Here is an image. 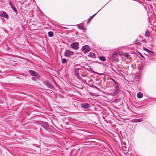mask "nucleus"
<instances>
[{
    "instance_id": "6ab92c4d",
    "label": "nucleus",
    "mask_w": 156,
    "mask_h": 156,
    "mask_svg": "<svg viewBox=\"0 0 156 156\" xmlns=\"http://www.w3.org/2000/svg\"><path fill=\"white\" fill-rule=\"evenodd\" d=\"M142 121V119H136L135 120L134 122H139Z\"/></svg>"
},
{
    "instance_id": "423d86ee",
    "label": "nucleus",
    "mask_w": 156,
    "mask_h": 156,
    "mask_svg": "<svg viewBox=\"0 0 156 156\" xmlns=\"http://www.w3.org/2000/svg\"><path fill=\"white\" fill-rule=\"evenodd\" d=\"M119 85L115 86L113 91V95H115L119 91Z\"/></svg>"
},
{
    "instance_id": "a878e982",
    "label": "nucleus",
    "mask_w": 156,
    "mask_h": 156,
    "mask_svg": "<svg viewBox=\"0 0 156 156\" xmlns=\"http://www.w3.org/2000/svg\"><path fill=\"white\" fill-rule=\"evenodd\" d=\"M149 53H153V51H150V50H149V51H147Z\"/></svg>"
},
{
    "instance_id": "393cba45",
    "label": "nucleus",
    "mask_w": 156,
    "mask_h": 156,
    "mask_svg": "<svg viewBox=\"0 0 156 156\" xmlns=\"http://www.w3.org/2000/svg\"><path fill=\"white\" fill-rule=\"evenodd\" d=\"M79 28L80 29H81L83 30H84V28L83 27V26L81 27H79Z\"/></svg>"
},
{
    "instance_id": "39448f33",
    "label": "nucleus",
    "mask_w": 156,
    "mask_h": 156,
    "mask_svg": "<svg viewBox=\"0 0 156 156\" xmlns=\"http://www.w3.org/2000/svg\"><path fill=\"white\" fill-rule=\"evenodd\" d=\"M73 54V52L69 50H66L64 53V55L65 56L69 57L70 55Z\"/></svg>"
},
{
    "instance_id": "20e7f679",
    "label": "nucleus",
    "mask_w": 156,
    "mask_h": 156,
    "mask_svg": "<svg viewBox=\"0 0 156 156\" xmlns=\"http://www.w3.org/2000/svg\"><path fill=\"white\" fill-rule=\"evenodd\" d=\"M44 83L49 88L51 89H53L54 88L53 86L50 83V82L48 81H45L44 82Z\"/></svg>"
},
{
    "instance_id": "bb28decb",
    "label": "nucleus",
    "mask_w": 156,
    "mask_h": 156,
    "mask_svg": "<svg viewBox=\"0 0 156 156\" xmlns=\"http://www.w3.org/2000/svg\"><path fill=\"white\" fill-rule=\"evenodd\" d=\"M138 41V39L136 40V41H135V43H136V42H137Z\"/></svg>"
},
{
    "instance_id": "f03ea898",
    "label": "nucleus",
    "mask_w": 156,
    "mask_h": 156,
    "mask_svg": "<svg viewBox=\"0 0 156 156\" xmlns=\"http://www.w3.org/2000/svg\"><path fill=\"white\" fill-rule=\"evenodd\" d=\"M78 45L79 43L76 42L73 43L71 44L72 48L75 50H77L78 49Z\"/></svg>"
},
{
    "instance_id": "9d476101",
    "label": "nucleus",
    "mask_w": 156,
    "mask_h": 156,
    "mask_svg": "<svg viewBox=\"0 0 156 156\" xmlns=\"http://www.w3.org/2000/svg\"><path fill=\"white\" fill-rule=\"evenodd\" d=\"M82 106L84 108H87L89 107V105L87 103H84L82 105Z\"/></svg>"
},
{
    "instance_id": "a211bd4d",
    "label": "nucleus",
    "mask_w": 156,
    "mask_h": 156,
    "mask_svg": "<svg viewBox=\"0 0 156 156\" xmlns=\"http://www.w3.org/2000/svg\"><path fill=\"white\" fill-rule=\"evenodd\" d=\"M11 8L13 9L14 11L16 13H17V11L16 9L15 8H14L13 7L12 5H11Z\"/></svg>"
},
{
    "instance_id": "412c9836",
    "label": "nucleus",
    "mask_w": 156,
    "mask_h": 156,
    "mask_svg": "<svg viewBox=\"0 0 156 156\" xmlns=\"http://www.w3.org/2000/svg\"><path fill=\"white\" fill-rule=\"evenodd\" d=\"M150 34L149 32L148 31H146L145 32V36H147V37H149L150 36Z\"/></svg>"
},
{
    "instance_id": "aec40b11",
    "label": "nucleus",
    "mask_w": 156,
    "mask_h": 156,
    "mask_svg": "<svg viewBox=\"0 0 156 156\" xmlns=\"http://www.w3.org/2000/svg\"><path fill=\"white\" fill-rule=\"evenodd\" d=\"M117 54H118V53H117L116 52H114L112 54V56L114 58H115V56L117 55Z\"/></svg>"
},
{
    "instance_id": "4be33fe9",
    "label": "nucleus",
    "mask_w": 156,
    "mask_h": 156,
    "mask_svg": "<svg viewBox=\"0 0 156 156\" xmlns=\"http://www.w3.org/2000/svg\"><path fill=\"white\" fill-rule=\"evenodd\" d=\"M124 55L128 59L129 58V55L128 53H126Z\"/></svg>"
},
{
    "instance_id": "6e6552de",
    "label": "nucleus",
    "mask_w": 156,
    "mask_h": 156,
    "mask_svg": "<svg viewBox=\"0 0 156 156\" xmlns=\"http://www.w3.org/2000/svg\"><path fill=\"white\" fill-rule=\"evenodd\" d=\"M29 72L30 73L32 76H36L37 75V73L34 71L30 70Z\"/></svg>"
},
{
    "instance_id": "cd10ccee",
    "label": "nucleus",
    "mask_w": 156,
    "mask_h": 156,
    "mask_svg": "<svg viewBox=\"0 0 156 156\" xmlns=\"http://www.w3.org/2000/svg\"><path fill=\"white\" fill-rule=\"evenodd\" d=\"M140 54V55L142 56H143V55H142L141 54Z\"/></svg>"
},
{
    "instance_id": "1a4fd4ad",
    "label": "nucleus",
    "mask_w": 156,
    "mask_h": 156,
    "mask_svg": "<svg viewBox=\"0 0 156 156\" xmlns=\"http://www.w3.org/2000/svg\"><path fill=\"white\" fill-rule=\"evenodd\" d=\"M41 125L45 129H46L45 127L48 126V123L47 122H43L41 123Z\"/></svg>"
},
{
    "instance_id": "7ed1b4c3",
    "label": "nucleus",
    "mask_w": 156,
    "mask_h": 156,
    "mask_svg": "<svg viewBox=\"0 0 156 156\" xmlns=\"http://www.w3.org/2000/svg\"><path fill=\"white\" fill-rule=\"evenodd\" d=\"M83 50L84 52L87 53L89 51V47L88 45H85L83 47Z\"/></svg>"
},
{
    "instance_id": "4468645a",
    "label": "nucleus",
    "mask_w": 156,
    "mask_h": 156,
    "mask_svg": "<svg viewBox=\"0 0 156 156\" xmlns=\"http://www.w3.org/2000/svg\"><path fill=\"white\" fill-rule=\"evenodd\" d=\"M95 54L91 52L90 54L88 55V56L90 57H93L94 56Z\"/></svg>"
},
{
    "instance_id": "9b49d317",
    "label": "nucleus",
    "mask_w": 156,
    "mask_h": 156,
    "mask_svg": "<svg viewBox=\"0 0 156 156\" xmlns=\"http://www.w3.org/2000/svg\"><path fill=\"white\" fill-rule=\"evenodd\" d=\"M143 97V94L139 92L137 94V97L138 98H140Z\"/></svg>"
},
{
    "instance_id": "b1692460",
    "label": "nucleus",
    "mask_w": 156,
    "mask_h": 156,
    "mask_svg": "<svg viewBox=\"0 0 156 156\" xmlns=\"http://www.w3.org/2000/svg\"><path fill=\"white\" fill-rule=\"evenodd\" d=\"M144 50H145V51H147V52L148 51H149V50H148V49H147V48H144Z\"/></svg>"
},
{
    "instance_id": "ddd939ff",
    "label": "nucleus",
    "mask_w": 156,
    "mask_h": 156,
    "mask_svg": "<svg viewBox=\"0 0 156 156\" xmlns=\"http://www.w3.org/2000/svg\"><path fill=\"white\" fill-rule=\"evenodd\" d=\"M48 35L49 37H52L53 36V33L52 32L49 31L48 33Z\"/></svg>"
},
{
    "instance_id": "2eb2a0df",
    "label": "nucleus",
    "mask_w": 156,
    "mask_h": 156,
    "mask_svg": "<svg viewBox=\"0 0 156 156\" xmlns=\"http://www.w3.org/2000/svg\"><path fill=\"white\" fill-rule=\"evenodd\" d=\"M111 80H112L113 82H114L115 83V86H117L118 85H119V84L117 82H116L113 79L111 78Z\"/></svg>"
},
{
    "instance_id": "0eeeda50",
    "label": "nucleus",
    "mask_w": 156,
    "mask_h": 156,
    "mask_svg": "<svg viewBox=\"0 0 156 156\" xmlns=\"http://www.w3.org/2000/svg\"><path fill=\"white\" fill-rule=\"evenodd\" d=\"M0 16L3 17L7 18L8 16L7 13L4 12H0Z\"/></svg>"
},
{
    "instance_id": "f8f14e48",
    "label": "nucleus",
    "mask_w": 156,
    "mask_h": 156,
    "mask_svg": "<svg viewBox=\"0 0 156 156\" xmlns=\"http://www.w3.org/2000/svg\"><path fill=\"white\" fill-rule=\"evenodd\" d=\"M99 59L102 61H105L106 60L105 58L103 56H101L99 58Z\"/></svg>"
},
{
    "instance_id": "c85d7f7f",
    "label": "nucleus",
    "mask_w": 156,
    "mask_h": 156,
    "mask_svg": "<svg viewBox=\"0 0 156 156\" xmlns=\"http://www.w3.org/2000/svg\"><path fill=\"white\" fill-rule=\"evenodd\" d=\"M9 4L11 6V4L10 3H9Z\"/></svg>"
},
{
    "instance_id": "dca6fc26",
    "label": "nucleus",
    "mask_w": 156,
    "mask_h": 156,
    "mask_svg": "<svg viewBox=\"0 0 156 156\" xmlns=\"http://www.w3.org/2000/svg\"><path fill=\"white\" fill-rule=\"evenodd\" d=\"M67 60L65 58H63L62 59V63H66L67 62Z\"/></svg>"
},
{
    "instance_id": "f257e3e1",
    "label": "nucleus",
    "mask_w": 156,
    "mask_h": 156,
    "mask_svg": "<svg viewBox=\"0 0 156 156\" xmlns=\"http://www.w3.org/2000/svg\"><path fill=\"white\" fill-rule=\"evenodd\" d=\"M80 69H75V73L76 75L77 76V78L79 79H80L81 78L80 76Z\"/></svg>"
},
{
    "instance_id": "f3484780",
    "label": "nucleus",
    "mask_w": 156,
    "mask_h": 156,
    "mask_svg": "<svg viewBox=\"0 0 156 156\" xmlns=\"http://www.w3.org/2000/svg\"><path fill=\"white\" fill-rule=\"evenodd\" d=\"M95 14L94 15L92 16H90L88 19V23H89L90 22V21L95 16Z\"/></svg>"
},
{
    "instance_id": "5701e85b",
    "label": "nucleus",
    "mask_w": 156,
    "mask_h": 156,
    "mask_svg": "<svg viewBox=\"0 0 156 156\" xmlns=\"http://www.w3.org/2000/svg\"><path fill=\"white\" fill-rule=\"evenodd\" d=\"M134 44H137V45H140V43L139 42H136V43H135V42H134Z\"/></svg>"
}]
</instances>
